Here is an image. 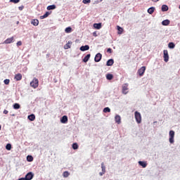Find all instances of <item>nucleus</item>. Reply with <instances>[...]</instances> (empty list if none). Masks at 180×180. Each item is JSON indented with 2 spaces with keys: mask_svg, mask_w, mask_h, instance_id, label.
Here are the masks:
<instances>
[{
  "mask_svg": "<svg viewBox=\"0 0 180 180\" xmlns=\"http://www.w3.org/2000/svg\"><path fill=\"white\" fill-rule=\"evenodd\" d=\"M82 2L84 4H91V0H83Z\"/></svg>",
  "mask_w": 180,
  "mask_h": 180,
  "instance_id": "obj_39",
  "label": "nucleus"
},
{
  "mask_svg": "<svg viewBox=\"0 0 180 180\" xmlns=\"http://www.w3.org/2000/svg\"><path fill=\"white\" fill-rule=\"evenodd\" d=\"M65 33H71L72 32V28L71 27H68L65 30Z\"/></svg>",
  "mask_w": 180,
  "mask_h": 180,
  "instance_id": "obj_25",
  "label": "nucleus"
},
{
  "mask_svg": "<svg viewBox=\"0 0 180 180\" xmlns=\"http://www.w3.org/2000/svg\"><path fill=\"white\" fill-rule=\"evenodd\" d=\"M89 58H91V54H87L84 58H83V62L84 63H88L89 60Z\"/></svg>",
  "mask_w": 180,
  "mask_h": 180,
  "instance_id": "obj_16",
  "label": "nucleus"
},
{
  "mask_svg": "<svg viewBox=\"0 0 180 180\" xmlns=\"http://www.w3.org/2000/svg\"><path fill=\"white\" fill-rule=\"evenodd\" d=\"M30 86L32 88H34V89H36L37 86H39V79L37 78L34 77L32 81L30 82Z\"/></svg>",
  "mask_w": 180,
  "mask_h": 180,
  "instance_id": "obj_1",
  "label": "nucleus"
},
{
  "mask_svg": "<svg viewBox=\"0 0 180 180\" xmlns=\"http://www.w3.org/2000/svg\"><path fill=\"white\" fill-rule=\"evenodd\" d=\"M13 108L14 109H20V105L19 103H15L13 105Z\"/></svg>",
  "mask_w": 180,
  "mask_h": 180,
  "instance_id": "obj_33",
  "label": "nucleus"
},
{
  "mask_svg": "<svg viewBox=\"0 0 180 180\" xmlns=\"http://www.w3.org/2000/svg\"><path fill=\"white\" fill-rule=\"evenodd\" d=\"M88 50H89V46L88 45L82 46L80 47V51H86Z\"/></svg>",
  "mask_w": 180,
  "mask_h": 180,
  "instance_id": "obj_14",
  "label": "nucleus"
},
{
  "mask_svg": "<svg viewBox=\"0 0 180 180\" xmlns=\"http://www.w3.org/2000/svg\"><path fill=\"white\" fill-rule=\"evenodd\" d=\"M94 27L95 29L99 30L102 27V24L101 23H95V24H94Z\"/></svg>",
  "mask_w": 180,
  "mask_h": 180,
  "instance_id": "obj_19",
  "label": "nucleus"
},
{
  "mask_svg": "<svg viewBox=\"0 0 180 180\" xmlns=\"http://www.w3.org/2000/svg\"><path fill=\"white\" fill-rule=\"evenodd\" d=\"M6 148L10 151V150L12 149V145H11V143H8L6 146Z\"/></svg>",
  "mask_w": 180,
  "mask_h": 180,
  "instance_id": "obj_36",
  "label": "nucleus"
},
{
  "mask_svg": "<svg viewBox=\"0 0 180 180\" xmlns=\"http://www.w3.org/2000/svg\"><path fill=\"white\" fill-rule=\"evenodd\" d=\"M101 168L103 173L106 172V167H105V164L103 162L101 163Z\"/></svg>",
  "mask_w": 180,
  "mask_h": 180,
  "instance_id": "obj_32",
  "label": "nucleus"
},
{
  "mask_svg": "<svg viewBox=\"0 0 180 180\" xmlns=\"http://www.w3.org/2000/svg\"><path fill=\"white\" fill-rule=\"evenodd\" d=\"M61 123L65 124L67 122H68V117L67 115L63 116V117L60 119Z\"/></svg>",
  "mask_w": 180,
  "mask_h": 180,
  "instance_id": "obj_11",
  "label": "nucleus"
},
{
  "mask_svg": "<svg viewBox=\"0 0 180 180\" xmlns=\"http://www.w3.org/2000/svg\"><path fill=\"white\" fill-rule=\"evenodd\" d=\"M22 7H19L20 11H22Z\"/></svg>",
  "mask_w": 180,
  "mask_h": 180,
  "instance_id": "obj_45",
  "label": "nucleus"
},
{
  "mask_svg": "<svg viewBox=\"0 0 180 180\" xmlns=\"http://www.w3.org/2000/svg\"><path fill=\"white\" fill-rule=\"evenodd\" d=\"M169 141L171 144H173L174 143V137H175V131H169Z\"/></svg>",
  "mask_w": 180,
  "mask_h": 180,
  "instance_id": "obj_3",
  "label": "nucleus"
},
{
  "mask_svg": "<svg viewBox=\"0 0 180 180\" xmlns=\"http://www.w3.org/2000/svg\"><path fill=\"white\" fill-rule=\"evenodd\" d=\"M103 112L104 113H109L110 112V108H109V107H106L103 109Z\"/></svg>",
  "mask_w": 180,
  "mask_h": 180,
  "instance_id": "obj_31",
  "label": "nucleus"
},
{
  "mask_svg": "<svg viewBox=\"0 0 180 180\" xmlns=\"http://www.w3.org/2000/svg\"><path fill=\"white\" fill-rule=\"evenodd\" d=\"M10 2H12L13 4H19L20 0H10Z\"/></svg>",
  "mask_w": 180,
  "mask_h": 180,
  "instance_id": "obj_37",
  "label": "nucleus"
},
{
  "mask_svg": "<svg viewBox=\"0 0 180 180\" xmlns=\"http://www.w3.org/2000/svg\"><path fill=\"white\" fill-rule=\"evenodd\" d=\"M114 63L115 60H113V59H110L107 61L106 65L108 67H112V65H113Z\"/></svg>",
  "mask_w": 180,
  "mask_h": 180,
  "instance_id": "obj_12",
  "label": "nucleus"
},
{
  "mask_svg": "<svg viewBox=\"0 0 180 180\" xmlns=\"http://www.w3.org/2000/svg\"><path fill=\"white\" fill-rule=\"evenodd\" d=\"M115 120L117 124H120V123L122 122V118L120 117V115H115Z\"/></svg>",
  "mask_w": 180,
  "mask_h": 180,
  "instance_id": "obj_15",
  "label": "nucleus"
},
{
  "mask_svg": "<svg viewBox=\"0 0 180 180\" xmlns=\"http://www.w3.org/2000/svg\"><path fill=\"white\" fill-rule=\"evenodd\" d=\"M31 23L32 25H33V26H39V20L37 19L32 20L31 21Z\"/></svg>",
  "mask_w": 180,
  "mask_h": 180,
  "instance_id": "obj_17",
  "label": "nucleus"
},
{
  "mask_svg": "<svg viewBox=\"0 0 180 180\" xmlns=\"http://www.w3.org/2000/svg\"><path fill=\"white\" fill-rule=\"evenodd\" d=\"M14 79L16 80V81H21L22 80V74L20 73H18L15 75V77Z\"/></svg>",
  "mask_w": 180,
  "mask_h": 180,
  "instance_id": "obj_13",
  "label": "nucleus"
},
{
  "mask_svg": "<svg viewBox=\"0 0 180 180\" xmlns=\"http://www.w3.org/2000/svg\"><path fill=\"white\" fill-rule=\"evenodd\" d=\"M106 78H107V79H108V80L113 79V75H112V74H108V75H106Z\"/></svg>",
  "mask_w": 180,
  "mask_h": 180,
  "instance_id": "obj_30",
  "label": "nucleus"
},
{
  "mask_svg": "<svg viewBox=\"0 0 180 180\" xmlns=\"http://www.w3.org/2000/svg\"><path fill=\"white\" fill-rule=\"evenodd\" d=\"M72 44V41H68V42L64 46L65 50H68V49H71Z\"/></svg>",
  "mask_w": 180,
  "mask_h": 180,
  "instance_id": "obj_10",
  "label": "nucleus"
},
{
  "mask_svg": "<svg viewBox=\"0 0 180 180\" xmlns=\"http://www.w3.org/2000/svg\"><path fill=\"white\" fill-rule=\"evenodd\" d=\"M163 26H168L169 25V20H165L162 22Z\"/></svg>",
  "mask_w": 180,
  "mask_h": 180,
  "instance_id": "obj_23",
  "label": "nucleus"
},
{
  "mask_svg": "<svg viewBox=\"0 0 180 180\" xmlns=\"http://www.w3.org/2000/svg\"><path fill=\"white\" fill-rule=\"evenodd\" d=\"M28 119L31 122H33L34 120V119H36V116L34 114H32V115L28 116Z\"/></svg>",
  "mask_w": 180,
  "mask_h": 180,
  "instance_id": "obj_22",
  "label": "nucleus"
},
{
  "mask_svg": "<svg viewBox=\"0 0 180 180\" xmlns=\"http://www.w3.org/2000/svg\"><path fill=\"white\" fill-rule=\"evenodd\" d=\"M72 148H73V150H78V143H73Z\"/></svg>",
  "mask_w": 180,
  "mask_h": 180,
  "instance_id": "obj_35",
  "label": "nucleus"
},
{
  "mask_svg": "<svg viewBox=\"0 0 180 180\" xmlns=\"http://www.w3.org/2000/svg\"><path fill=\"white\" fill-rule=\"evenodd\" d=\"M4 115H8V111L6 110H4Z\"/></svg>",
  "mask_w": 180,
  "mask_h": 180,
  "instance_id": "obj_42",
  "label": "nucleus"
},
{
  "mask_svg": "<svg viewBox=\"0 0 180 180\" xmlns=\"http://www.w3.org/2000/svg\"><path fill=\"white\" fill-rule=\"evenodd\" d=\"M56 5H51V6H48L46 9L48 11H53V9H56Z\"/></svg>",
  "mask_w": 180,
  "mask_h": 180,
  "instance_id": "obj_21",
  "label": "nucleus"
},
{
  "mask_svg": "<svg viewBox=\"0 0 180 180\" xmlns=\"http://www.w3.org/2000/svg\"><path fill=\"white\" fill-rule=\"evenodd\" d=\"M155 11V8L150 7L148 9V13H150V15H153L154 13V11Z\"/></svg>",
  "mask_w": 180,
  "mask_h": 180,
  "instance_id": "obj_18",
  "label": "nucleus"
},
{
  "mask_svg": "<svg viewBox=\"0 0 180 180\" xmlns=\"http://www.w3.org/2000/svg\"><path fill=\"white\" fill-rule=\"evenodd\" d=\"M27 160L29 162H32V161H33V157L32 155H28Z\"/></svg>",
  "mask_w": 180,
  "mask_h": 180,
  "instance_id": "obj_34",
  "label": "nucleus"
},
{
  "mask_svg": "<svg viewBox=\"0 0 180 180\" xmlns=\"http://www.w3.org/2000/svg\"><path fill=\"white\" fill-rule=\"evenodd\" d=\"M139 164L142 167V168H146V167H147V163L146 162L139 161Z\"/></svg>",
  "mask_w": 180,
  "mask_h": 180,
  "instance_id": "obj_20",
  "label": "nucleus"
},
{
  "mask_svg": "<svg viewBox=\"0 0 180 180\" xmlns=\"http://www.w3.org/2000/svg\"><path fill=\"white\" fill-rule=\"evenodd\" d=\"M144 72H146V66H143L138 70V74L140 77H143V75H144Z\"/></svg>",
  "mask_w": 180,
  "mask_h": 180,
  "instance_id": "obj_6",
  "label": "nucleus"
},
{
  "mask_svg": "<svg viewBox=\"0 0 180 180\" xmlns=\"http://www.w3.org/2000/svg\"><path fill=\"white\" fill-rule=\"evenodd\" d=\"M169 49H175V44L174 42H170L168 44Z\"/></svg>",
  "mask_w": 180,
  "mask_h": 180,
  "instance_id": "obj_26",
  "label": "nucleus"
},
{
  "mask_svg": "<svg viewBox=\"0 0 180 180\" xmlns=\"http://www.w3.org/2000/svg\"><path fill=\"white\" fill-rule=\"evenodd\" d=\"M11 82V80H9L8 79H4V84L6 85H9V83Z\"/></svg>",
  "mask_w": 180,
  "mask_h": 180,
  "instance_id": "obj_38",
  "label": "nucleus"
},
{
  "mask_svg": "<svg viewBox=\"0 0 180 180\" xmlns=\"http://www.w3.org/2000/svg\"><path fill=\"white\" fill-rule=\"evenodd\" d=\"M102 60V53H98L94 58V61L96 63H99Z\"/></svg>",
  "mask_w": 180,
  "mask_h": 180,
  "instance_id": "obj_5",
  "label": "nucleus"
},
{
  "mask_svg": "<svg viewBox=\"0 0 180 180\" xmlns=\"http://www.w3.org/2000/svg\"><path fill=\"white\" fill-rule=\"evenodd\" d=\"M103 174H105V173H103V172L99 173V175H100L101 176H102V175H103Z\"/></svg>",
  "mask_w": 180,
  "mask_h": 180,
  "instance_id": "obj_43",
  "label": "nucleus"
},
{
  "mask_svg": "<svg viewBox=\"0 0 180 180\" xmlns=\"http://www.w3.org/2000/svg\"><path fill=\"white\" fill-rule=\"evenodd\" d=\"M107 53H109L110 54H112V53H113V51L112 50V49L108 48L107 49Z\"/></svg>",
  "mask_w": 180,
  "mask_h": 180,
  "instance_id": "obj_40",
  "label": "nucleus"
},
{
  "mask_svg": "<svg viewBox=\"0 0 180 180\" xmlns=\"http://www.w3.org/2000/svg\"><path fill=\"white\" fill-rule=\"evenodd\" d=\"M11 43H13V37L8 38L4 41L5 44H11Z\"/></svg>",
  "mask_w": 180,
  "mask_h": 180,
  "instance_id": "obj_9",
  "label": "nucleus"
},
{
  "mask_svg": "<svg viewBox=\"0 0 180 180\" xmlns=\"http://www.w3.org/2000/svg\"><path fill=\"white\" fill-rule=\"evenodd\" d=\"M127 91H129L128 85L127 84H125L122 86V94L126 95L127 94V92H129Z\"/></svg>",
  "mask_w": 180,
  "mask_h": 180,
  "instance_id": "obj_8",
  "label": "nucleus"
},
{
  "mask_svg": "<svg viewBox=\"0 0 180 180\" xmlns=\"http://www.w3.org/2000/svg\"><path fill=\"white\" fill-rule=\"evenodd\" d=\"M18 180H26L25 178H21V179H19Z\"/></svg>",
  "mask_w": 180,
  "mask_h": 180,
  "instance_id": "obj_44",
  "label": "nucleus"
},
{
  "mask_svg": "<svg viewBox=\"0 0 180 180\" xmlns=\"http://www.w3.org/2000/svg\"><path fill=\"white\" fill-rule=\"evenodd\" d=\"M135 119H136L137 123H139V124L141 123V114H140V112L136 111L135 112Z\"/></svg>",
  "mask_w": 180,
  "mask_h": 180,
  "instance_id": "obj_4",
  "label": "nucleus"
},
{
  "mask_svg": "<svg viewBox=\"0 0 180 180\" xmlns=\"http://www.w3.org/2000/svg\"><path fill=\"white\" fill-rule=\"evenodd\" d=\"M163 58H164V61L165 63H168V61L169 60V55H168V51L167 50H164L163 51Z\"/></svg>",
  "mask_w": 180,
  "mask_h": 180,
  "instance_id": "obj_2",
  "label": "nucleus"
},
{
  "mask_svg": "<svg viewBox=\"0 0 180 180\" xmlns=\"http://www.w3.org/2000/svg\"><path fill=\"white\" fill-rule=\"evenodd\" d=\"M168 11V6L164 4L162 6V12H167Z\"/></svg>",
  "mask_w": 180,
  "mask_h": 180,
  "instance_id": "obj_24",
  "label": "nucleus"
},
{
  "mask_svg": "<svg viewBox=\"0 0 180 180\" xmlns=\"http://www.w3.org/2000/svg\"><path fill=\"white\" fill-rule=\"evenodd\" d=\"M49 15H50V13L46 12L44 15L40 16V19H45V18L49 17Z\"/></svg>",
  "mask_w": 180,
  "mask_h": 180,
  "instance_id": "obj_27",
  "label": "nucleus"
},
{
  "mask_svg": "<svg viewBox=\"0 0 180 180\" xmlns=\"http://www.w3.org/2000/svg\"><path fill=\"white\" fill-rule=\"evenodd\" d=\"M63 176L64 178H68V176H70V172L65 171L63 172Z\"/></svg>",
  "mask_w": 180,
  "mask_h": 180,
  "instance_id": "obj_29",
  "label": "nucleus"
},
{
  "mask_svg": "<svg viewBox=\"0 0 180 180\" xmlns=\"http://www.w3.org/2000/svg\"><path fill=\"white\" fill-rule=\"evenodd\" d=\"M118 30V34H122L123 33V28L120 27V26H117Z\"/></svg>",
  "mask_w": 180,
  "mask_h": 180,
  "instance_id": "obj_28",
  "label": "nucleus"
},
{
  "mask_svg": "<svg viewBox=\"0 0 180 180\" xmlns=\"http://www.w3.org/2000/svg\"><path fill=\"white\" fill-rule=\"evenodd\" d=\"M33 176H34V175L33 174V173H32V172H28L26 176H25V180H32L33 179Z\"/></svg>",
  "mask_w": 180,
  "mask_h": 180,
  "instance_id": "obj_7",
  "label": "nucleus"
},
{
  "mask_svg": "<svg viewBox=\"0 0 180 180\" xmlns=\"http://www.w3.org/2000/svg\"><path fill=\"white\" fill-rule=\"evenodd\" d=\"M1 125H0V130H1Z\"/></svg>",
  "mask_w": 180,
  "mask_h": 180,
  "instance_id": "obj_46",
  "label": "nucleus"
},
{
  "mask_svg": "<svg viewBox=\"0 0 180 180\" xmlns=\"http://www.w3.org/2000/svg\"><path fill=\"white\" fill-rule=\"evenodd\" d=\"M22 45V41H19L17 42V46H21Z\"/></svg>",
  "mask_w": 180,
  "mask_h": 180,
  "instance_id": "obj_41",
  "label": "nucleus"
}]
</instances>
